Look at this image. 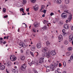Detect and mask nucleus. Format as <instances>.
<instances>
[{
	"label": "nucleus",
	"instance_id": "nucleus-1",
	"mask_svg": "<svg viewBox=\"0 0 73 73\" xmlns=\"http://www.w3.org/2000/svg\"><path fill=\"white\" fill-rule=\"evenodd\" d=\"M44 58H41L39 61H38L36 62L37 65H41L42 64V63L44 62Z\"/></svg>",
	"mask_w": 73,
	"mask_h": 73
},
{
	"label": "nucleus",
	"instance_id": "nucleus-2",
	"mask_svg": "<svg viewBox=\"0 0 73 73\" xmlns=\"http://www.w3.org/2000/svg\"><path fill=\"white\" fill-rule=\"evenodd\" d=\"M26 68H27V64L25 63H24V64L22 65V66L21 67V70H22L23 71H25Z\"/></svg>",
	"mask_w": 73,
	"mask_h": 73
},
{
	"label": "nucleus",
	"instance_id": "nucleus-3",
	"mask_svg": "<svg viewBox=\"0 0 73 73\" xmlns=\"http://www.w3.org/2000/svg\"><path fill=\"white\" fill-rule=\"evenodd\" d=\"M66 13H63L61 14V16L62 17V19H64V18H66L67 17V15H66Z\"/></svg>",
	"mask_w": 73,
	"mask_h": 73
},
{
	"label": "nucleus",
	"instance_id": "nucleus-4",
	"mask_svg": "<svg viewBox=\"0 0 73 73\" xmlns=\"http://www.w3.org/2000/svg\"><path fill=\"white\" fill-rule=\"evenodd\" d=\"M33 8L35 11H37L38 9V6L37 5H36L35 6H33Z\"/></svg>",
	"mask_w": 73,
	"mask_h": 73
},
{
	"label": "nucleus",
	"instance_id": "nucleus-5",
	"mask_svg": "<svg viewBox=\"0 0 73 73\" xmlns=\"http://www.w3.org/2000/svg\"><path fill=\"white\" fill-rule=\"evenodd\" d=\"M69 41H72V45H73V37L72 36H70L69 37Z\"/></svg>",
	"mask_w": 73,
	"mask_h": 73
},
{
	"label": "nucleus",
	"instance_id": "nucleus-6",
	"mask_svg": "<svg viewBox=\"0 0 73 73\" xmlns=\"http://www.w3.org/2000/svg\"><path fill=\"white\" fill-rule=\"evenodd\" d=\"M36 47L38 49L41 48V43H38L36 44Z\"/></svg>",
	"mask_w": 73,
	"mask_h": 73
},
{
	"label": "nucleus",
	"instance_id": "nucleus-7",
	"mask_svg": "<svg viewBox=\"0 0 73 73\" xmlns=\"http://www.w3.org/2000/svg\"><path fill=\"white\" fill-rule=\"evenodd\" d=\"M11 57H10V59H11V61H15L16 59V58L13 57L12 56H11Z\"/></svg>",
	"mask_w": 73,
	"mask_h": 73
},
{
	"label": "nucleus",
	"instance_id": "nucleus-8",
	"mask_svg": "<svg viewBox=\"0 0 73 73\" xmlns=\"http://www.w3.org/2000/svg\"><path fill=\"white\" fill-rule=\"evenodd\" d=\"M46 56L47 58H50V53L49 52H47V54H46Z\"/></svg>",
	"mask_w": 73,
	"mask_h": 73
},
{
	"label": "nucleus",
	"instance_id": "nucleus-9",
	"mask_svg": "<svg viewBox=\"0 0 73 73\" xmlns=\"http://www.w3.org/2000/svg\"><path fill=\"white\" fill-rule=\"evenodd\" d=\"M51 54L52 56H54L56 54V53L54 51H51Z\"/></svg>",
	"mask_w": 73,
	"mask_h": 73
},
{
	"label": "nucleus",
	"instance_id": "nucleus-10",
	"mask_svg": "<svg viewBox=\"0 0 73 73\" xmlns=\"http://www.w3.org/2000/svg\"><path fill=\"white\" fill-rule=\"evenodd\" d=\"M63 28H65V29H69V26L67 24H65L63 26Z\"/></svg>",
	"mask_w": 73,
	"mask_h": 73
},
{
	"label": "nucleus",
	"instance_id": "nucleus-11",
	"mask_svg": "<svg viewBox=\"0 0 73 73\" xmlns=\"http://www.w3.org/2000/svg\"><path fill=\"white\" fill-rule=\"evenodd\" d=\"M5 69V66L4 65H1L0 66V69L1 70H4Z\"/></svg>",
	"mask_w": 73,
	"mask_h": 73
},
{
	"label": "nucleus",
	"instance_id": "nucleus-12",
	"mask_svg": "<svg viewBox=\"0 0 73 73\" xmlns=\"http://www.w3.org/2000/svg\"><path fill=\"white\" fill-rule=\"evenodd\" d=\"M58 37L59 40L60 41H62L63 40V37H62V35H60Z\"/></svg>",
	"mask_w": 73,
	"mask_h": 73
},
{
	"label": "nucleus",
	"instance_id": "nucleus-13",
	"mask_svg": "<svg viewBox=\"0 0 73 73\" xmlns=\"http://www.w3.org/2000/svg\"><path fill=\"white\" fill-rule=\"evenodd\" d=\"M36 48V46H32L31 48V50L32 51H34L35 50V48Z\"/></svg>",
	"mask_w": 73,
	"mask_h": 73
},
{
	"label": "nucleus",
	"instance_id": "nucleus-14",
	"mask_svg": "<svg viewBox=\"0 0 73 73\" xmlns=\"http://www.w3.org/2000/svg\"><path fill=\"white\" fill-rule=\"evenodd\" d=\"M56 3H57L58 4H61V0H57L56 1Z\"/></svg>",
	"mask_w": 73,
	"mask_h": 73
},
{
	"label": "nucleus",
	"instance_id": "nucleus-15",
	"mask_svg": "<svg viewBox=\"0 0 73 73\" xmlns=\"http://www.w3.org/2000/svg\"><path fill=\"white\" fill-rule=\"evenodd\" d=\"M42 29H43L44 31H45V30H46V29H48V28L46 26H44L42 28Z\"/></svg>",
	"mask_w": 73,
	"mask_h": 73
},
{
	"label": "nucleus",
	"instance_id": "nucleus-16",
	"mask_svg": "<svg viewBox=\"0 0 73 73\" xmlns=\"http://www.w3.org/2000/svg\"><path fill=\"white\" fill-rule=\"evenodd\" d=\"M34 27H35V28H36V27H38L39 26L38 25V24H36V23L34 24Z\"/></svg>",
	"mask_w": 73,
	"mask_h": 73
},
{
	"label": "nucleus",
	"instance_id": "nucleus-17",
	"mask_svg": "<svg viewBox=\"0 0 73 73\" xmlns=\"http://www.w3.org/2000/svg\"><path fill=\"white\" fill-rule=\"evenodd\" d=\"M62 32L64 34V35H66V33H65V29H63L62 30Z\"/></svg>",
	"mask_w": 73,
	"mask_h": 73
},
{
	"label": "nucleus",
	"instance_id": "nucleus-18",
	"mask_svg": "<svg viewBox=\"0 0 73 73\" xmlns=\"http://www.w3.org/2000/svg\"><path fill=\"white\" fill-rule=\"evenodd\" d=\"M21 60H25V57L24 56H21Z\"/></svg>",
	"mask_w": 73,
	"mask_h": 73
},
{
	"label": "nucleus",
	"instance_id": "nucleus-19",
	"mask_svg": "<svg viewBox=\"0 0 73 73\" xmlns=\"http://www.w3.org/2000/svg\"><path fill=\"white\" fill-rule=\"evenodd\" d=\"M50 68L51 69H54V65L53 64H51L50 66Z\"/></svg>",
	"mask_w": 73,
	"mask_h": 73
},
{
	"label": "nucleus",
	"instance_id": "nucleus-20",
	"mask_svg": "<svg viewBox=\"0 0 73 73\" xmlns=\"http://www.w3.org/2000/svg\"><path fill=\"white\" fill-rule=\"evenodd\" d=\"M64 44H65V45H67L68 44V41L67 40H65L64 41Z\"/></svg>",
	"mask_w": 73,
	"mask_h": 73
},
{
	"label": "nucleus",
	"instance_id": "nucleus-21",
	"mask_svg": "<svg viewBox=\"0 0 73 73\" xmlns=\"http://www.w3.org/2000/svg\"><path fill=\"white\" fill-rule=\"evenodd\" d=\"M26 3H27V1H26V0H23V2L22 3L23 4L25 5V4Z\"/></svg>",
	"mask_w": 73,
	"mask_h": 73
},
{
	"label": "nucleus",
	"instance_id": "nucleus-22",
	"mask_svg": "<svg viewBox=\"0 0 73 73\" xmlns=\"http://www.w3.org/2000/svg\"><path fill=\"white\" fill-rule=\"evenodd\" d=\"M70 52H67L66 53V55L68 56H70Z\"/></svg>",
	"mask_w": 73,
	"mask_h": 73
},
{
	"label": "nucleus",
	"instance_id": "nucleus-23",
	"mask_svg": "<svg viewBox=\"0 0 73 73\" xmlns=\"http://www.w3.org/2000/svg\"><path fill=\"white\" fill-rule=\"evenodd\" d=\"M65 3L66 4H68L69 3V0H65Z\"/></svg>",
	"mask_w": 73,
	"mask_h": 73
},
{
	"label": "nucleus",
	"instance_id": "nucleus-24",
	"mask_svg": "<svg viewBox=\"0 0 73 73\" xmlns=\"http://www.w3.org/2000/svg\"><path fill=\"white\" fill-rule=\"evenodd\" d=\"M23 43L22 42H20V43L19 44V45L22 46V47H24V44L23 43Z\"/></svg>",
	"mask_w": 73,
	"mask_h": 73
},
{
	"label": "nucleus",
	"instance_id": "nucleus-25",
	"mask_svg": "<svg viewBox=\"0 0 73 73\" xmlns=\"http://www.w3.org/2000/svg\"><path fill=\"white\" fill-rule=\"evenodd\" d=\"M68 19L69 20V21L70 22V21H71V20H72V15L71 16L70 15V17Z\"/></svg>",
	"mask_w": 73,
	"mask_h": 73
},
{
	"label": "nucleus",
	"instance_id": "nucleus-26",
	"mask_svg": "<svg viewBox=\"0 0 73 73\" xmlns=\"http://www.w3.org/2000/svg\"><path fill=\"white\" fill-rule=\"evenodd\" d=\"M54 66L55 68H56V67H57V66H58V64H57V63H54Z\"/></svg>",
	"mask_w": 73,
	"mask_h": 73
},
{
	"label": "nucleus",
	"instance_id": "nucleus-27",
	"mask_svg": "<svg viewBox=\"0 0 73 73\" xmlns=\"http://www.w3.org/2000/svg\"><path fill=\"white\" fill-rule=\"evenodd\" d=\"M3 11L4 13H5L6 12V9L5 8H3Z\"/></svg>",
	"mask_w": 73,
	"mask_h": 73
},
{
	"label": "nucleus",
	"instance_id": "nucleus-28",
	"mask_svg": "<svg viewBox=\"0 0 73 73\" xmlns=\"http://www.w3.org/2000/svg\"><path fill=\"white\" fill-rule=\"evenodd\" d=\"M33 3H35L36 1V0H30Z\"/></svg>",
	"mask_w": 73,
	"mask_h": 73
},
{
	"label": "nucleus",
	"instance_id": "nucleus-29",
	"mask_svg": "<svg viewBox=\"0 0 73 73\" xmlns=\"http://www.w3.org/2000/svg\"><path fill=\"white\" fill-rule=\"evenodd\" d=\"M59 24L60 25H62V24H63V22H62V21H60L59 22Z\"/></svg>",
	"mask_w": 73,
	"mask_h": 73
},
{
	"label": "nucleus",
	"instance_id": "nucleus-30",
	"mask_svg": "<svg viewBox=\"0 0 73 73\" xmlns=\"http://www.w3.org/2000/svg\"><path fill=\"white\" fill-rule=\"evenodd\" d=\"M72 47H69V48H68V50H69H69H72Z\"/></svg>",
	"mask_w": 73,
	"mask_h": 73
},
{
	"label": "nucleus",
	"instance_id": "nucleus-31",
	"mask_svg": "<svg viewBox=\"0 0 73 73\" xmlns=\"http://www.w3.org/2000/svg\"><path fill=\"white\" fill-rule=\"evenodd\" d=\"M46 44L47 46H48V45H49V44H50L49 43V41H47V42H46Z\"/></svg>",
	"mask_w": 73,
	"mask_h": 73
},
{
	"label": "nucleus",
	"instance_id": "nucleus-32",
	"mask_svg": "<svg viewBox=\"0 0 73 73\" xmlns=\"http://www.w3.org/2000/svg\"><path fill=\"white\" fill-rule=\"evenodd\" d=\"M63 65L64 67H65L66 66V63L65 62H64L63 63Z\"/></svg>",
	"mask_w": 73,
	"mask_h": 73
},
{
	"label": "nucleus",
	"instance_id": "nucleus-33",
	"mask_svg": "<svg viewBox=\"0 0 73 73\" xmlns=\"http://www.w3.org/2000/svg\"><path fill=\"white\" fill-rule=\"evenodd\" d=\"M43 53H44V54L45 56H46V54L47 53V52H43Z\"/></svg>",
	"mask_w": 73,
	"mask_h": 73
},
{
	"label": "nucleus",
	"instance_id": "nucleus-34",
	"mask_svg": "<svg viewBox=\"0 0 73 73\" xmlns=\"http://www.w3.org/2000/svg\"><path fill=\"white\" fill-rule=\"evenodd\" d=\"M64 12H66V13H69V12H68V10H65L64 11Z\"/></svg>",
	"mask_w": 73,
	"mask_h": 73
},
{
	"label": "nucleus",
	"instance_id": "nucleus-35",
	"mask_svg": "<svg viewBox=\"0 0 73 73\" xmlns=\"http://www.w3.org/2000/svg\"><path fill=\"white\" fill-rule=\"evenodd\" d=\"M30 54H31V55H32V56H33V52H32L31 51H30Z\"/></svg>",
	"mask_w": 73,
	"mask_h": 73
},
{
	"label": "nucleus",
	"instance_id": "nucleus-36",
	"mask_svg": "<svg viewBox=\"0 0 73 73\" xmlns=\"http://www.w3.org/2000/svg\"><path fill=\"white\" fill-rule=\"evenodd\" d=\"M7 64L8 65V66H11V65L9 63H7Z\"/></svg>",
	"mask_w": 73,
	"mask_h": 73
},
{
	"label": "nucleus",
	"instance_id": "nucleus-37",
	"mask_svg": "<svg viewBox=\"0 0 73 73\" xmlns=\"http://www.w3.org/2000/svg\"><path fill=\"white\" fill-rule=\"evenodd\" d=\"M20 11H23V10H24V9H23V8H21L20 9Z\"/></svg>",
	"mask_w": 73,
	"mask_h": 73
},
{
	"label": "nucleus",
	"instance_id": "nucleus-38",
	"mask_svg": "<svg viewBox=\"0 0 73 73\" xmlns=\"http://www.w3.org/2000/svg\"><path fill=\"white\" fill-rule=\"evenodd\" d=\"M70 60H72V59H73V56H72V55L70 57Z\"/></svg>",
	"mask_w": 73,
	"mask_h": 73
},
{
	"label": "nucleus",
	"instance_id": "nucleus-39",
	"mask_svg": "<svg viewBox=\"0 0 73 73\" xmlns=\"http://www.w3.org/2000/svg\"><path fill=\"white\" fill-rule=\"evenodd\" d=\"M14 73H18V70H16L15 71V72H14Z\"/></svg>",
	"mask_w": 73,
	"mask_h": 73
},
{
	"label": "nucleus",
	"instance_id": "nucleus-40",
	"mask_svg": "<svg viewBox=\"0 0 73 73\" xmlns=\"http://www.w3.org/2000/svg\"><path fill=\"white\" fill-rule=\"evenodd\" d=\"M42 57H44V56H45V55L44 54V52H43L42 54Z\"/></svg>",
	"mask_w": 73,
	"mask_h": 73
},
{
	"label": "nucleus",
	"instance_id": "nucleus-41",
	"mask_svg": "<svg viewBox=\"0 0 73 73\" xmlns=\"http://www.w3.org/2000/svg\"><path fill=\"white\" fill-rule=\"evenodd\" d=\"M28 71L29 72V73H30V72H31V70L30 69H29L28 70Z\"/></svg>",
	"mask_w": 73,
	"mask_h": 73
},
{
	"label": "nucleus",
	"instance_id": "nucleus-42",
	"mask_svg": "<svg viewBox=\"0 0 73 73\" xmlns=\"http://www.w3.org/2000/svg\"><path fill=\"white\" fill-rule=\"evenodd\" d=\"M62 66V65H61V64L60 63H59V67H60Z\"/></svg>",
	"mask_w": 73,
	"mask_h": 73
},
{
	"label": "nucleus",
	"instance_id": "nucleus-43",
	"mask_svg": "<svg viewBox=\"0 0 73 73\" xmlns=\"http://www.w3.org/2000/svg\"><path fill=\"white\" fill-rule=\"evenodd\" d=\"M15 69H13L12 70V72H14L15 71Z\"/></svg>",
	"mask_w": 73,
	"mask_h": 73
},
{
	"label": "nucleus",
	"instance_id": "nucleus-44",
	"mask_svg": "<svg viewBox=\"0 0 73 73\" xmlns=\"http://www.w3.org/2000/svg\"><path fill=\"white\" fill-rule=\"evenodd\" d=\"M56 73H61V72H58L57 70H56Z\"/></svg>",
	"mask_w": 73,
	"mask_h": 73
},
{
	"label": "nucleus",
	"instance_id": "nucleus-45",
	"mask_svg": "<svg viewBox=\"0 0 73 73\" xmlns=\"http://www.w3.org/2000/svg\"><path fill=\"white\" fill-rule=\"evenodd\" d=\"M6 43H7V42H6L5 41H4V42H3V44H6Z\"/></svg>",
	"mask_w": 73,
	"mask_h": 73
},
{
	"label": "nucleus",
	"instance_id": "nucleus-46",
	"mask_svg": "<svg viewBox=\"0 0 73 73\" xmlns=\"http://www.w3.org/2000/svg\"><path fill=\"white\" fill-rule=\"evenodd\" d=\"M53 13H51L50 14V16H53Z\"/></svg>",
	"mask_w": 73,
	"mask_h": 73
},
{
	"label": "nucleus",
	"instance_id": "nucleus-47",
	"mask_svg": "<svg viewBox=\"0 0 73 73\" xmlns=\"http://www.w3.org/2000/svg\"><path fill=\"white\" fill-rule=\"evenodd\" d=\"M30 66H31L32 64H33V63L31 62L30 63Z\"/></svg>",
	"mask_w": 73,
	"mask_h": 73
},
{
	"label": "nucleus",
	"instance_id": "nucleus-48",
	"mask_svg": "<svg viewBox=\"0 0 73 73\" xmlns=\"http://www.w3.org/2000/svg\"><path fill=\"white\" fill-rule=\"evenodd\" d=\"M46 10H44V11H43V13H46Z\"/></svg>",
	"mask_w": 73,
	"mask_h": 73
},
{
	"label": "nucleus",
	"instance_id": "nucleus-49",
	"mask_svg": "<svg viewBox=\"0 0 73 73\" xmlns=\"http://www.w3.org/2000/svg\"><path fill=\"white\" fill-rule=\"evenodd\" d=\"M8 17V15H5L4 17V18H7Z\"/></svg>",
	"mask_w": 73,
	"mask_h": 73
},
{
	"label": "nucleus",
	"instance_id": "nucleus-50",
	"mask_svg": "<svg viewBox=\"0 0 73 73\" xmlns=\"http://www.w3.org/2000/svg\"><path fill=\"white\" fill-rule=\"evenodd\" d=\"M29 8H28L26 9L27 11L28 12V11H29Z\"/></svg>",
	"mask_w": 73,
	"mask_h": 73
},
{
	"label": "nucleus",
	"instance_id": "nucleus-51",
	"mask_svg": "<svg viewBox=\"0 0 73 73\" xmlns=\"http://www.w3.org/2000/svg\"><path fill=\"white\" fill-rule=\"evenodd\" d=\"M68 62L69 63H70V62H71L70 60H68Z\"/></svg>",
	"mask_w": 73,
	"mask_h": 73
},
{
	"label": "nucleus",
	"instance_id": "nucleus-52",
	"mask_svg": "<svg viewBox=\"0 0 73 73\" xmlns=\"http://www.w3.org/2000/svg\"><path fill=\"white\" fill-rule=\"evenodd\" d=\"M45 14H44L43 15H42V17H45Z\"/></svg>",
	"mask_w": 73,
	"mask_h": 73
},
{
	"label": "nucleus",
	"instance_id": "nucleus-53",
	"mask_svg": "<svg viewBox=\"0 0 73 73\" xmlns=\"http://www.w3.org/2000/svg\"><path fill=\"white\" fill-rule=\"evenodd\" d=\"M44 21L45 23H48V21H46V20H44Z\"/></svg>",
	"mask_w": 73,
	"mask_h": 73
},
{
	"label": "nucleus",
	"instance_id": "nucleus-54",
	"mask_svg": "<svg viewBox=\"0 0 73 73\" xmlns=\"http://www.w3.org/2000/svg\"><path fill=\"white\" fill-rule=\"evenodd\" d=\"M21 53H23V50L21 49Z\"/></svg>",
	"mask_w": 73,
	"mask_h": 73
},
{
	"label": "nucleus",
	"instance_id": "nucleus-55",
	"mask_svg": "<svg viewBox=\"0 0 73 73\" xmlns=\"http://www.w3.org/2000/svg\"><path fill=\"white\" fill-rule=\"evenodd\" d=\"M62 73H66V72L65 71H64L62 72Z\"/></svg>",
	"mask_w": 73,
	"mask_h": 73
},
{
	"label": "nucleus",
	"instance_id": "nucleus-56",
	"mask_svg": "<svg viewBox=\"0 0 73 73\" xmlns=\"http://www.w3.org/2000/svg\"><path fill=\"white\" fill-rule=\"evenodd\" d=\"M25 47V46H25V44L24 43V44H23V47Z\"/></svg>",
	"mask_w": 73,
	"mask_h": 73
},
{
	"label": "nucleus",
	"instance_id": "nucleus-57",
	"mask_svg": "<svg viewBox=\"0 0 73 73\" xmlns=\"http://www.w3.org/2000/svg\"><path fill=\"white\" fill-rule=\"evenodd\" d=\"M8 37H9V36H7V39L8 40Z\"/></svg>",
	"mask_w": 73,
	"mask_h": 73
},
{
	"label": "nucleus",
	"instance_id": "nucleus-58",
	"mask_svg": "<svg viewBox=\"0 0 73 73\" xmlns=\"http://www.w3.org/2000/svg\"><path fill=\"white\" fill-rule=\"evenodd\" d=\"M71 30H72V31H73V26H72V28H71Z\"/></svg>",
	"mask_w": 73,
	"mask_h": 73
},
{
	"label": "nucleus",
	"instance_id": "nucleus-59",
	"mask_svg": "<svg viewBox=\"0 0 73 73\" xmlns=\"http://www.w3.org/2000/svg\"><path fill=\"white\" fill-rule=\"evenodd\" d=\"M23 24H25V26H26V25H27L26 24H25V23H23Z\"/></svg>",
	"mask_w": 73,
	"mask_h": 73
},
{
	"label": "nucleus",
	"instance_id": "nucleus-60",
	"mask_svg": "<svg viewBox=\"0 0 73 73\" xmlns=\"http://www.w3.org/2000/svg\"><path fill=\"white\" fill-rule=\"evenodd\" d=\"M0 40H3V38L1 37V38H0Z\"/></svg>",
	"mask_w": 73,
	"mask_h": 73
},
{
	"label": "nucleus",
	"instance_id": "nucleus-61",
	"mask_svg": "<svg viewBox=\"0 0 73 73\" xmlns=\"http://www.w3.org/2000/svg\"><path fill=\"white\" fill-rule=\"evenodd\" d=\"M26 15V13H25L24 14H22V15Z\"/></svg>",
	"mask_w": 73,
	"mask_h": 73
},
{
	"label": "nucleus",
	"instance_id": "nucleus-62",
	"mask_svg": "<svg viewBox=\"0 0 73 73\" xmlns=\"http://www.w3.org/2000/svg\"><path fill=\"white\" fill-rule=\"evenodd\" d=\"M6 38H7L6 37L4 36V39H6Z\"/></svg>",
	"mask_w": 73,
	"mask_h": 73
},
{
	"label": "nucleus",
	"instance_id": "nucleus-63",
	"mask_svg": "<svg viewBox=\"0 0 73 73\" xmlns=\"http://www.w3.org/2000/svg\"><path fill=\"white\" fill-rule=\"evenodd\" d=\"M66 23H68V20H66Z\"/></svg>",
	"mask_w": 73,
	"mask_h": 73
},
{
	"label": "nucleus",
	"instance_id": "nucleus-64",
	"mask_svg": "<svg viewBox=\"0 0 73 73\" xmlns=\"http://www.w3.org/2000/svg\"><path fill=\"white\" fill-rule=\"evenodd\" d=\"M33 31L34 32H36V31L35 30H34L33 29Z\"/></svg>",
	"mask_w": 73,
	"mask_h": 73
}]
</instances>
